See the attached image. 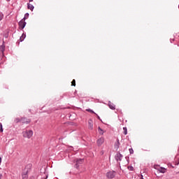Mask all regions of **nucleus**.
Instances as JSON below:
<instances>
[{
  "label": "nucleus",
  "mask_w": 179,
  "mask_h": 179,
  "mask_svg": "<svg viewBox=\"0 0 179 179\" xmlns=\"http://www.w3.org/2000/svg\"><path fill=\"white\" fill-rule=\"evenodd\" d=\"M22 136L24 138H27L28 139H30L31 136H33V131L32 130H26L22 132Z\"/></svg>",
  "instance_id": "f257e3e1"
},
{
  "label": "nucleus",
  "mask_w": 179,
  "mask_h": 179,
  "mask_svg": "<svg viewBox=\"0 0 179 179\" xmlns=\"http://www.w3.org/2000/svg\"><path fill=\"white\" fill-rule=\"evenodd\" d=\"M106 177L107 178H110V179L114 178V177H115V171H111L106 173Z\"/></svg>",
  "instance_id": "f03ea898"
},
{
  "label": "nucleus",
  "mask_w": 179,
  "mask_h": 179,
  "mask_svg": "<svg viewBox=\"0 0 179 179\" xmlns=\"http://www.w3.org/2000/svg\"><path fill=\"white\" fill-rule=\"evenodd\" d=\"M26 20V17H24L22 20L20 21L19 22V26L20 28L22 29V30H23L24 27H26V22H24Z\"/></svg>",
  "instance_id": "7ed1b4c3"
},
{
  "label": "nucleus",
  "mask_w": 179,
  "mask_h": 179,
  "mask_svg": "<svg viewBox=\"0 0 179 179\" xmlns=\"http://www.w3.org/2000/svg\"><path fill=\"white\" fill-rule=\"evenodd\" d=\"M104 143V137H101L96 141L97 146H101Z\"/></svg>",
  "instance_id": "20e7f679"
},
{
  "label": "nucleus",
  "mask_w": 179,
  "mask_h": 179,
  "mask_svg": "<svg viewBox=\"0 0 179 179\" xmlns=\"http://www.w3.org/2000/svg\"><path fill=\"white\" fill-rule=\"evenodd\" d=\"M21 122H22V124H30L31 120L30 119H27L26 117H22Z\"/></svg>",
  "instance_id": "39448f33"
},
{
  "label": "nucleus",
  "mask_w": 179,
  "mask_h": 179,
  "mask_svg": "<svg viewBox=\"0 0 179 179\" xmlns=\"http://www.w3.org/2000/svg\"><path fill=\"white\" fill-rule=\"evenodd\" d=\"M88 128L91 130L93 129V120L92 119L88 120Z\"/></svg>",
  "instance_id": "423d86ee"
},
{
  "label": "nucleus",
  "mask_w": 179,
  "mask_h": 179,
  "mask_svg": "<svg viewBox=\"0 0 179 179\" xmlns=\"http://www.w3.org/2000/svg\"><path fill=\"white\" fill-rule=\"evenodd\" d=\"M108 107L109 108H110V110H115V105H114L111 102H109Z\"/></svg>",
  "instance_id": "0eeeda50"
},
{
  "label": "nucleus",
  "mask_w": 179,
  "mask_h": 179,
  "mask_svg": "<svg viewBox=\"0 0 179 179\" xmlns=\"http://www.w3.org/2000/svg\"><path fill=\"white\" fill-rule=\"evenodd\" d=\"M122 159V155L121 154H117V156H116V160H119L120 162H121Z\"/></svg>",
  "instance_id": "6e6552de"
},
{
  "label": "nucleus",
  "mask_w": 179,
  "mask_h": 179,
  "mask_svg": "<svg viewBox=\"0 0 179 179\" xmlns=\"http://www.w3.org/2000/svg\"><path fill=\"white\" fill-rule=\"evenodd\" d=\"M82 163H83V159H78L77 160V164H76V169H78V167H79V166L78 164H82Z\"/></svg>",
  "instance_id": "1a4fd4ad"
},
{
  "label": "nucleus",
  "mask_w": 179,
  "mask_h": 179,
  "mask_svg": "<svg viewBox=\"0 0 179 179\" xmlns=\"http://www.w3.org/2000/svg\"><path fill=\"white\" fill-rule=\"evenodd\" d=\"M0 51L3 54V51H5V45L3 44L0 46Z\"/></svg>",
  "instance_id": "9d476101"
},
{
  "label": "nucleus",
  "mask_w": 179,
  "mask_h": 179,
  "mask_svg": "<svg viewBox=\"0 0 179 179\" xmlns=\"http://www.w3.org/2000/svg\"><path fill=\"white\" fill-rule=\"evenodd\" d=\"M27 6H28V9H30V10H33V9H34V6L30 3H28Z\"/></svg>",
  "instance_id": "9b49d317"
},
{
  "label": "nucleus",
  "mask_w": 179,
  "mask_h": 179,
  "mask_svg": "<svg viewBox=\"0 0 179 179\" xmlns=\"http://www.w3.org/2000/svg\"><path fill=\"white\" fill-rule=\"evenodd\" d=\"M159 173H166V169H164V168H159Z\"/></svg>",
  "instance_id": "f8f14e48"
},
{
  "label": "nucleus",
  "mask_w": 179,
  "mask_h": 179,
  "mask_svg": "<svg viewBox=\"0 0 179 179\" xmlns=\"http://www.w3.org/2000/svg\"><path fill=\"white\" fill-rule=\"evenodd\" d=\"M24 38H26V34H23L20 38V41H23V40H24Z\"/></svg>",
  "instance_id": "ddd939ff"
},
{
  "label": "nucleus",
  "mask_w": 179,
  "mask_h": 179,
  "mask_svg": "<svg viewBox=\"0 0 179 179\" xmlns=\"http://www.w3.org/2000/svg\"><path fill=\"white\" fill-rule=\"evenodd\" d=\"M22 122V119L17 117L15 119V122H16L17 124V122Z\"/></svg>",
  "instance_id": "4468645a"
},
{
  "label": "nucleus",
  "mask_w": 179,
  "mask_h": 179,
  "mask_svg": "<svg viewBox=\"0 0 179 179\" xmlns=\"http://www.w3.org/2000/svg\"><path fill=\"white\" fill-rule=\"evenodd\" d=\"M124 134L127 135L128 134V129L127 127H123Z\"/></svg>",
  "instance_id": "2eb2a0df"
},
{
  "label": "nucleus",
  "mask_w": 179,
  "mask_h": 179,
  "mask_svg": "<svg viewBox=\"0 0 179 179\" xmlns=\"http://www.w3.org/2000/svg\"><path fill=\"white\" fill-rule=\"evenodd\" d=\"M71 86H76V80H73L72 82H71Z\"/></svg>",
  "instance_id": "dca6fc26"
},
{
  "label": "nucleus",
  "mask_w": 179,
  "mask_h": 179,
  "mask_svg": "<svg viewBox=\"0 0 179 179\" xmlns=\"http://www.w3.org/2000/svg\"><path fill=\"white\" fill-rule=\"evenodd\" d=\"M87 111H88V113H92V114H96V113L91 109H87Z\"/></svg>",
  "instance_id": "f3484780"
},
{
  "label": "nucleus",
  "mask_w": 179,
  "mask_h": 179,
  "mask_svg": "<svg viewBox=\"0 0 179 179\" xmlns=\"http://www.w3.org/2000/svg\"><path fill=\"white\" fill-rule=\"evenodd\" d=\"M99 134L101 135H103V129H101V128L99 127Z\"/></svg>",
  "instance_id": "a211bd4d"
},
{
  "label": "nucleus",
  "mask_w": 179,
  "mask_h": 179,
  "mask_svg": "<svg viewBox=\"0 0 179 179\" xmlns=\"http://www.w3.org/2000/svg\"><path fill=\"white\" fill-rule=\"evenodd\" d=\"M2 19H3V14L0 13V22H1V20H2Z\"/></svg>",
  "instance_id": "6ab92c4d"
},
{
  "label": "nucleus",
  "mask_w": 179,
  "mask_h": 179,
  "mask_svg": "<svg viewBox=\"0 0 179 179\" xmlns=\"http://www.w3.org/2000/svg\"><path fill=\"white\" fill-rule=\"evenodd\" d=\"M129 150V153H130L131 155H133V153H134V149L130 148Z\"/></svg>",
  "instance_id": "aec40b11"
},
{
  "label": "nucleus",
  "mask_w": 179,
  "mask_h": 179,
  "mask_svg": "<svg viewBox=\"0 0 179 179\" xmlns=\"http://www.w3.org/2000/svg\"><path fill=\"white\" fill-rule=\"evenodd\" d=\"M22 179H27V174L22 175Z\"/></svg>",
  "instance_id": "412c9836"
},
{
  "label": "nucleus",
  "mask_w": 179,
  "mask_h": 179,
  "mask_svg": "<svg viewBox=\"0 0 179 179\" xmlns=\"http://www.w3.org/2000/svg\"><path fill=\"white\" fill-rule=\"evenodd\" d=\"M0 131L1 132H3V129H2V124H0Z\"/></svg>",
  "instance_id": "4be33fe9"
},
{
  "label": "nucleus",
  "mask_w": 179,
  "mask_h": 179,
  "mask_svg": "<svg viewBox=\"0 0 179 179\" xmlns=\"http://www.w3.org/2000/svg\"><path fill=\"white\" fill-rule=\"evenodd\" d=\"M128 169H129V170H131V171L134 170V167H132V166H129V167H128Z\"/></svg>",
  "instance_id": "5701e85b"
},
{
  "label": "nucleus",
  "mask_w": 179,
  "mask_h": 179,
  "mask_svg": "<svg viewBox=\"0 0 179 179\" xmlns=\"http://www.w3.org/2000/svg\"><path fill=\"white\" fill-rule=\"evenodd\" d=\"M24 17H25V19H26V17H29V13H26L24 15Z\"/></svg>",
  "instance_id": "b1692460"
},
{
  "label": "nucleus",
  "mask_w": 179,
  "mask_h": 179,
  "mask_svg": "<svg viewBox=\"0 0 179 179\" xmlns=\"http://www.w3.org/2000/svg\"><path fill=\"white\" fill-rule=\"evenodd\" d=\"M0 179H2V175H0Z\"/></svg>",
  "instance_id": "393cba45"
},
{
  "label": "nucleus",
  "mask_w": 179,
  "mask_h": 179,
  "mask_svg": "<svg viewBox=\"0 0 179 179\" xmlns=\"http://www.w3.org/2000/svg\"><path fill=\"white\" fill-rule=\"evenodd\" d=\"M29 2H33V0H29Z\"/></svg>",
  "instance_id": "a878e982"
},
{
  "label": "nucleus",
  "mask_w": 179,
  "mask_h": 179,
  "mask_svg": "<svg viewBox=\"0 0 179 179\" xmlns=\"http://www.w3.org/2000/svg\"><path fill=\"white\" fill-rule=\"evenodd\" d=\"M8 1H10V0H7Z\"/></svg>",
  "instance_id": "bb28decb"
},
{
  "label": "nucleus",
  "mask_w": 179,
  "mask_h": 179,
  "mask_svg": "<svg viewBox=\"0 0 179 179\" xmlns=\"http://www.w3.org/2000/svg\"><path fill=\"white\" fill-rule=\"evenodd\" d=\"M0 162H1V157H0Z\"/></svg>",
  "instance_id": "cd10ccee"
},
{
  "label": "nucleus",
  "mask_w": 179,
  "mask_h": 179,
  "mask_svg": "<svg viewBox=\"0 0 179 179\" xmlns=\"http://www.w3.org/2000/svg\"><path fill=\"white\" fill-rule=\"evenodd\" d=\"M178 150H179V148H178Z\"/></svg>",
  "instance_id": "c85d7f7f"
}]
</instances>
